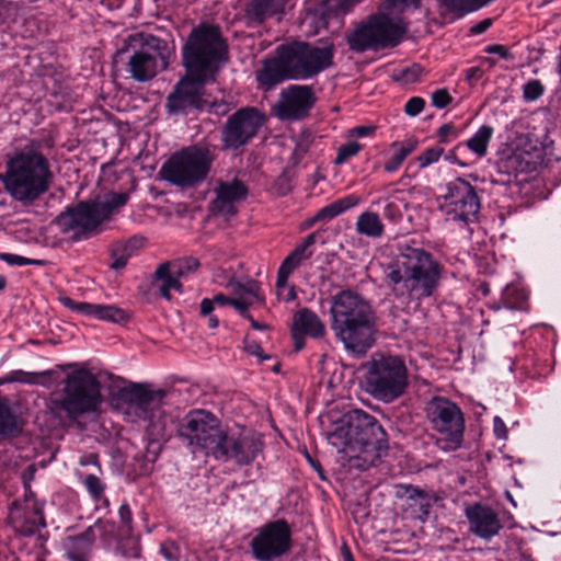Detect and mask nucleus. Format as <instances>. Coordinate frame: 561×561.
<instances>
[{"mask_svg": "<svg viewBox=\"0 0 561 561\" xmlns=\"http://www.w3.org/2000/svg\"><path fill=\"white\" fill-rule=\"evenodd\" d=\"M385 283L397 300L403 304L422 301L437 290L443 265L422 248L400 245L396 260L385 270Z\"/></svg>", "mask_w": 561, "mask_h": 561, "instance_id": "f257e3e1", "label": "nucleus"}, {"mask_svg": "<svg viewBox=\"0 0 561 561\" xmlns=\"http://www.w3.org/2000/svg\"><path fill=\"white\" fill-rule=\"evenodd\" d=\"M333 58L332 44L317 46L304 41L280 44L256 72V80L267 90L287 80H309L331 68Z\"/></svg>", "mask_w": 561, "mask_h": 561, "instance_id": "f03ea898", "label": "nucleus"}, {"mask_svg": "<svg viewBox=\"0 0 561 561\" xmlns=\"http://www.w3.org/2000/svg\"><path fill=\"white\" fill-rule=\"evenodd\" d=\"M329 439L348 458L351 467L367 470L388 451L387 434L378 421L363 410H352Z\"/></svg>", "mask_w": 561, "mask_h": 561, "instance_id": "7ed1b4c3", "label": "nucleus"}, {"mask_svg": "<svg viewBox=\"0 0 561 561\" xmlns=\"http://www.w3.org/2000/svg\"><path fill=\"white\" fill-rule=\"evenodd\" d=\"M331 329L348 353L364 356L375 344L376 313L369 300L351 289L330 299Z\"/></svg>", "mask_w": 561, "mask_h": 561, "instance_id": "20e7f679", "label": "nucleus"}, {"mask_svg": "<svg viewBox=\"0 0 561 561\" xmlns=\"http://www.w3.org/2000/svg\"><path fill=\"white\" fill-rule=\"evenodd\" d=\"M228 61V45L218 25L199 23L182 46V62L196 79H213Z\"/></svg>", "mask_w": 561, "mask_h": 561, "instance_id": "39448f33", "label": "nucleus"}, {"mask_svg": "<svg viewBox=\"0 0 561 561\" xmlns=\"http://www.w3.org/2000/svg\"><path fill=\"white\" fill-rule=\"evenodd\" d=\"M127 193H111L104 199H88L68 207L56 222L73 241L88 240L102 232V225L128 201Z\"/></svg>", "mask_w": 561, "mask_h": 561, "instance_id": "423d86ee", "label": "nucleus"}, {"mask_svg": "<svg viewBox=\"0 0 561 561\" xmlns=\"http://www.w3.org/2000/svg\"><path fill=\"white\" fill-rule=\"evenodd\" d=\"M53 173L39 152H22L7 164L3 184L7 192L23 204H31L49 188Z\"/></svg>", "mask_w": 561, "mask_h": 561, "instance_id": "0eeeda50", "label": "nucleus"}, {"mask_svg": "<svg viewBox=\"0 0 561 561\" xmlns=\"http://www.w3.org/2000/svg\"><path fill=\"white\" fill-rule=\"evenodd\" d=\"M168 45L153 35L138 33L130 35L126 47L117 50L114 62L124 61L130 78L145 82L168 67Z\"/></svg>", "mask_w": 561, "mask_h": 561, "instance_id": "6e6552de", "label": "nucleus"}, {"mask_svg": "<svg viewBox=\"0 0 561 561\" xmlns=\"http://www.w3.org/2000/svg\"><path fill=\"white\" fill-rule=\"evenodd\" d=\"M365 390L374 399L390 403L404 394L409 381L404 362L375 353L363 364Z\"/></svg>", "mask_w": 561, "mask_h": 561, "instance_id": "1a4fd4ad", "label": "nucleus"}, {"mask_svg": "<svg viewBox=\"0 0 561 561\" xmlns=\"http://www.w3.org/2000/svg\"><path fill=\"white\" fill-rule=\"evenodd\" d=\"M102 402L101 385L93 374L78 369L67 375L62 390L50 399L56 414L65 413L70 420L95 411Z\"/></svg>", "mask_w": 561, "mask_h": 561, "instance_id": "9d476101", "label": "nucleus"}, {"mask_svg": "<svg viewBox=\"0 0 561 561\" xmlns=\"http://www.w3.org/2000/svg\"><path fill=\"white\" fill-rule=\"evenodd\" d=\"M409 31L408 22L400 15L387 12L371 14L347 35L351 50L364 53L397 47Z\"/></svg>", "mask_w": 561, "mask_h": 561, "instance_id": "9b49d317", "label": "nucleus"}, {"mask_svg": "<svg viewBox=\"0 0 561 561\" xmlns=\"http://www.w3.org/2000/svg\"><path fill=\"white\" fill-rule=\"evenodd\" d=\"M213 161L209 148L191 146L172 154L162 165L161 173L164 180L176 186L195 187L206 180Z\"/></svg>", "mask_w": 561, "mask_h": 561, "instance_id": "f8f14e48", "label": "nucleus"}, {"mask_svg": "<svg viewBox=\"0 0 561 561\" xmlns=\"http://www.w3.org/2000/svg\"><path fill=\"white\" fill-rule=\"evenodd\" d=\"M426 417L433 431L440 437L436 446L444 451L461 447L465 432V417L457 403L445 397H433L425 407Z\"/></svg>", "mask_w": 561, "mask_h": 561, "instance_id": "ddd939ff", "label": "nucleus"}, {"mask_svg": "<svg viewBox=\"0 0 561 561\" xmlns=\"http://www.w3.org/2000/svg\"><path fill=\"white\" fill-rule=\"evenodd\" d=\"M178 436L195 453L197 449L206 450L214 456L220 442L224 428L220 420L211 412L196 409L185 414L178 424Z\"/></svg>", "mask_w": 561, "mask_h": 561, "instance_id": "4468645a", "label": "nucleus"}, {"mask_svg": "<svg viewBox=\"0 0 561 561\" xmlns=\"http://www.w3.org/2000/svg\"><path fill=\"white\" fill-rule=\"evenodd\" d=\"M167 391L150 389L147 385L133 383L122 390V398L128 404V410L138 417L149 422L148 435L164 437L167 435L168 417L162 410Z\"/></svg>", "mask_w": 561, "mask_h": 561, "instance_id": "2eb2a0df", "label": "nucleus"}, {"mask_svg": "<svg viewBox=\"0 0 561 561\" xmlns=\"http://www.w3.org/2000/svg\"><path fill=\"white\" fill-rule=\"evenodd\" d=\"M442 209L447 221L459 224L461 227L478 221L481 208L480 196L476 186L463 178H456L445 185Z\"/></svg>", "mask_w": 561, "mask_h": 561, "instance_id": "dca6fc26", "label": "nucleus"}, {"mask_svg": "<svg viewBox=\"0 0 561 561\" xmlns=\"http://www.w3.org/2000/svg\"><path fill=\"white\" fill-rule=\"evenodd\" d=\"M293 547L291 528L286 519L267 522L255 530L250 548L256 561H276L288 554Z\"/></svg>", "mask_w": 561, "mask_h": 561, "instance_id": "f3484780", "label": "nucleus"}, {"mask_svg": "<svg viewBox=\"0 0 561 561\" xmlns=\"http://www.w3.org/2000/svg\"><path fill=\"white\" fill-rule=\"evenodd\" d=\"M263 436L251 430L225 432L214 457L242 467L251 465L264 449Z\"/></svg>", "mask_w": 561, "mask_h": 561, "instance_id": "a211bd4d", "label": "nucleus"}, {"mask_svg": "<svg viewBox=\"0 0 561 561\" xmlns=\"http://www.w3.org/2000/svg\"><path fill=\"white\" fill-rule=\"evenodd\" d=\"M265 123V116L256 107L245 106L230 115L221 129V144L237 150L256 136Z\"/></svg>", "mask_w": 561, "mask_h": 561, "instance_id": "6ab92c4d", "label": "nucleus"}, {"mask_svg": "<svg viewBox=\"0 0 561 561\" xmlns=\"http://www.w3.org/2000/svg\"><path fill=\"white\" fill-rule=\"evenodd\" d=\"M213 79H196L185 73L167 96L165 108L170 115L187 114L192 111H202L208 101L204 99L205 85Z\"/></svg>", "mask_w": 561, "mask_h": 561, "instance_id": "aec40b11", "label": "nucleus"}, {"mask_svg": "<svg viewBox=\"0 0 561 561\" xmlns=\"http://www.w3.org/2000/svg\"><path fill=\"white\" fill-rule=\"evenodd\" d=\"M316 102L317 96L311 85L290 84L280 91L272 112L280 121H300L309 116Z\"/></svg>", "mask_w": 561, "mask_h": 561, "instance_id": "412c9836", "label": "nucleus"}, {"mask_svg": "<svg viewBox=\"0 0 561 561\" xmlns=\"http://www.w3.org/2000/svg\"><path fill=\"white\" fill-rule=\"evenodd\" d=\"M112 530L108 522L98 519L81 534L67 537L64 541L67 558L70 561H88L98 534L103 536Z\"/></svg>", "mask_w": 561, "mask_h": 561, "instance_id": "4be33fe9", "label": "nucleus"}, {"mask_svg": "<svg viewBox=\"0 0 561 561\" xmlns=\"http://www.w3.org/2000/svg\"><path fill=\"white\" fill-rule=\"evenodd\" d=\"M465 514L470 533L481 539L491 540L503 528L497 513L488 505L474 503L466 507Z\"/></svg>", "mask_w": 561, "mask_h": 561, "instance_id": "5701e85b", "label": "nucleus"}, {"mask_svg": "<svg viewBox=\"0 0 561 561\" xmlns=\"http://www.w3.org/2000/svg\"><path fill=\"white\" fill-rule=\"evenodd\" d=\"M60 302L67 309L79 314L113 323H125L129 320L126 310L113 305H100L85 301H75L69 297H60Z\"/></svg>", "mask_w": 561, "mask_h": 561, "instance_id": "b1692460", "label": "nucleus"}, {"mask_svg": "<svg viewBox=\"0 0 561 561\" xmlns=\"http://www.w3.org/2000/svg\"><path fill=\"white\" fill-rule=\"evenodd\" d=\"M215 193L216 198L211 202L213 211L232 216L237 213L233 204L247 197L248 187L241 180L233 179L230 182L220 181Z\"/></svg>", "mask_w": 561, "mask_h": 561, "instance_id": "393cba45", "label": "nucleus"}, {"mask_svg": "<svg viewBox=\"0 0 561 561\" xmlns=\"http://www.w3.org/2000/svg\"><path fill=\"white\" fill-rule=\"evenodd\" d=\"M12 508L18 511L23 510V515L16 517L18 529L23 536H32L37 533L42 527H45V518L42 507L34 500L32 492L25 495L23 505L14 501Z\"/></svg>", "mask_w": 561, "mask_h": 561, "instance_id": "a878e982", "label": "nucleus"}, {"mask_svg": "<svg viewBox=\"0 0 561 561\" xmlns=\"http://www.w3.org/2000/svg\"><path fill=\"white\" fill-rule=\"evenodd\" d=\"M398 494L400 496H405L409 501H412L411 505L419 507V518L423 522L430 516L433 503L440 500V497L434 492L426 491L412 484H400L398 486Z\"/></svg>", "mask_w": 561, "mask_h": 561, "instance_id": "bb28decb", "label": "nucleus"}, {"mask_svg": "<svg viewBox=\"0 0 561 561\" xmlns=\"http://www.w3.org/2000/svg\"><path fill=\"white\" fill-rule=\"evenodd\" d=\"M295 330L312 339H321L325 335L327 329L319 316L309 308L299 309L293 318Z\"/></svg>", "mask_w": 561, "mask_h": 561, "instance_id": "cd10ccee", "label": "nucleus"}, {"mask_svg": "<svg viewBox=\"0 0 561 561\" xmlns=\"http://www.w3.org/2000/svg\"><path fill=\"white\" fill-rule=\"evenodd\" d=\"M312 255V251L298 244L282 262L277 271L276 287H284L289 275L296 270L300 263Z\"/></svg>", "mask_w": 561, "mask_h": 561, "instance_id": "c85d7f7f", "label": "nucleus"}, {"mask_svg": "<svg viewBox=\"0 0 561 561\" xmlns=\"http://www.w3.org/2000/svg\"><path fill=\"white\" fill-rule=\"evenodd\" d=\"M284 0H251L245 9L248 19L263 23L266 18L275 14L283 5Z\"/></svg>", "mask_w": 561, "mask_h": 561, "instance_id": "c756f323", "label": "nucleus"}, {"mask_svg": "<svg viewBox=\"0 0 561 561\" xmlns=\"http://www.w3.org/2000/svg\"><path fill=\"white\" fill-rule=\"evenodd\" d=\"M359 202L360 198L357 195L351 194L344 196L320 208L316 213V219H320V221H330L344 211L357 206Z\"/></svg>", "mask_w": 561, "mask_h": 561, "instance_id": "7c9ffc66", "label": "nucleus"}, {"mask_svg": "<svg viewBox=\"0 0 561 561\" xmlns=\"http://www.w3.org/2000/svg\"><path fill=\"white\" fill-rule=\"evenodd\" d=\"M357 233L378 239L383 234L385 226L377 213L364 211L362 213L355 224Z\"/></svg>", "mask_w": 561, "mask_h": 561, "instance_id": "2f4dec72", "label": "nucleus"}, {"mask_svg": "<svg viewBox=\"0 0 561 561\" xmlns=\"http://www.w3.org/2000/svg\"><path fill=\"white\" fill-rule=\"evenodd\" d=\"M138 242L136 238H131L128 241L112 244L110 250L111 263L108 266L116 271L124 268L135 253Z\"/></svg>", "mask_w": 561, "mask_h": 561, "instance_id": "473e14b6", "label": "nucleus"}, {"mask_svg": "<svg viewBox=\"0 0 561 561\" xmlns=\"http://www.w3.org/2000/svg\"><path fill=\"white\" fill-rule=\"evenodd\" d=\"M417 140L409 138L403 141H394L391 144L392 156L385 162L383 169L386 172L397 171L407 157L415 150Z\"/></svg>", "mask_w": 561, "mask_h": 561, "instance_id": "72a5a7b5", "label": "nucleus"}, {"mask_svg": "<svg viewBox=\"0 0 561 561\" xmlns=\"http://www.w3.org/2000/svg\"><path fill=\"white\" fill-rule=\"evenodd\" d=\"M492 135L493 128L489 125H483L471 138H469L465 144H459L456 148L459 149L461 146H466L478 158H482L486 153Z\"/></svg>", "mask_w": 561, "mask_h": 561, "instance_id": "f704fd0d", "label": "nucleus"}, {"mask_svg": "<svg viewBox=\"0 0 561 561\" xmlns=\"http://www.w3.org/2000/svg\"><path fill=\"white\" fill-rule=\"evenodd\" d=\"M154 274L157 279L162 282L160 286V295L163 298L168 300L171 298V289L179 291L181 290L182 284L179 280L180 276L173 274V270L171 268V264L169 262L160 264Z\"/></svg>", "mask_w": 561, "mask_h": 561, "instance_id": "c9c22d12", "label": "nucleus"}, {"mask_svg": "<svg viewBox=\"0 0 561 561\" xmlns=\"http://www.w3.org/2000/svg\"><path fill=\"white\" fill-rule=\"evenodd\" d=\"M16 416L12 413L5 398H0V437L12 436L20 432Z\"/></svg>", "mask_w": 561, "mask_h": 561, "instance_id": "e433bc0d", "label": "nucleus"}, {"mask_svg": "<svg viewBox=\"0 0 561 561\" xmlns=\"http://www.w3.org/2000/svg\"><path fill=\"white\" fill-rule=\"evenodd\" d=\"M527 299L526 291L517 285H507L503 293L501 301L507 309H522Z\"/></svg>", "mask_w": 561, "mask_h": 561, "instance_id": "4c0bfd02", "label": "nucleus"}, {"mask_svg": "<svg viewBox=\"0 0 561 561\" xmlns=\"http://www.w3.org/2000/svg\"><path fill=\"white\" fill-rule=\"evenodd\" d=\"M169 263L173 274L180 277L194 273L199 267V261L194 256L181 257Z\"/></svg>", "mask_w": 561, "mask_h": 561, "instance_id": "58836bf2", "label": "nucleus"}, {"mask_svg": "<svg viewBox=\"0 0 561 561\" xmlns=\"http://www.w3.org/2000/svg\"><path fill=\"white\" fill-rule=\"evenodd\" d=\"M82 484L94 501H100L105 491V483L95 474H87L82 479Z\"/></svg>", "mask_w": 561, "mask_h": 561, "instance_id": "ea45409f", "label": "nucleus"}, {"mask_svg": "<svg viewBox=\"0 0 561 561\" xmlns=\"http://www.w3.org/2000/svg\"><path fill=\"white\" fill-rule=\"evenodd\" d=\"M38 374L27 373L24 370H12L2 378H0V386L10 382H21V383H36L38 381Z\"/></svg>", "mask_w": 561, "mask_h": 561, "instance_id": "a19ab883", "label": "nucleus"}, {"mask_svg": "<svg viewBox=\"0 0 561 561\" xmlns=\"http://www.w3.org/2000/svg\"><path fill=\"white\" fill-rule=\"evenodd\" d=\"M363 148L357 141H348L339 147L336 157L334 159L335 164H343L352 157L356 156Z\"/></svg>", "mask_w": 561, "mask_h": 561, "instance_id": "79ce46f5", "label": "nucleus"}, {"mask_svg": "<svg viewBox=\"0 0 561 561\" xmlns=\"http://www.w3.org/2000/svg\"><path fill=\"white\" fill-rule=\"evenodd\" d=\"M0 260L10 264V265H36V266H43L45 265L44 260H36V259H28L25 256L11 254V253H0Z\"/></svg>", "mask_w": 561, "mask_h": 561, "instance_id": "37998d69", "label": "nucleus"}, {"mask_svg": "<svg viewBox=\"0 0 561 561\" xmlns=\"http://www.w3.org/2000/svg\"><path fill=\"white\" fill-rule=\"evenodd\" d=\"M443 153H444V149L438 146L425 149L417 157V162L420 164V168H426V167L431 165L432 163L437 162Z\"/></svg>", "mask_w": 561, "mask_h": 561, "instance_id": "c03bdc74", "label": "nucleus"}, {"mask_svg": "<svg viewBox=\"0 0 561 561\" xmlns=\"http://www.w3.org/2000/svg\"><path fill=\"white\" fill-rule=\"evenodd\" d=\"M227 287H232L234 291L242 290L254 297L257 301H263V298L260 296V285L255 280H249L244 285L230 280Z\"/></svg>", "mask_w": 561, "mask_h": 561, "instance_id": "a18cd8bd", "label": "nucleus"}, {"mask_svg": "<svg viewBox=\"0 0 561 561\" xmlns=\"http://www.w3.org/2000/svg\"><path fill=\"white\" fill-rule=\"evenodd\" d=\"M168 435H169L168 433L164 437H154L152 435H149L150 440L148 442L146 450H145V459L148 462H154L158 459V457L161 453V449H162L160 440L165 439L168 437Z\"/></svg>", "mask_w": 561, "mask_h": 561, "instance_id": "49530a36", "label": "nucleus"}, {"mask_svg": "<svg viewBox=\"0 0 561 561\" xmlns=\"http://www.w3.org/2000/svg\"><path fill=\"white\" fill-rule=\"evenodd\" d=\"M116 550L125 558L140 557V546L138 541L133 538L121 541Z\"/></svg>", "mask_w": 561, "mask_h": 561, "instance_id": "de8ad7c7", "label": "nucleus"}, {"mask_svg": "<svg viewBox=\"0 0 561 561\" xmlns=\"http://www.w3.org/2000/svg\"><path fill=\"white\" fill-rule=\"evenodd\" d=\"M118 515L121 519V534L129 536L131 534L133 514L128 504L124 503L119 506Z\"/></svg>", "mask_w": 561, "mask_h": 561, "instance_id": "09e8293b", "label": "nucleus"}, {"mask_svg": "<svg viewBox=\"0 0 561 561\" xmlns=\"http://www.w3.org/2000/svg\"><path fill=\"white\" fill-rule=\"evenodd\" d=\"M543 90L545 88L539 80H530L524 85V99L526 101H535L542 95Z\"/></svg>", "mask_w": 561, "mask_h": 561, "instance_id": "8fccbe9b", "label": "nucleus"}, {"mask_svg": "<svg viewBox=\"0 0 561 561\" xmlns=\"http://www.w3.org/2000/svg\"><path fill=\"white\" fill-rule=\"evenodd\" d=\"M383 217L391 222H399L402 219V209L399 203L387 201L383 206Z\"/></svg>", "mask_w": 561, "mask_h": 561, "instance_id": "3c124183", "label": "nucleus"}, {"mask_svg": "<svg viewBox=\"0 0 561 561\" xmlns=\"http://www.w3.org/2000/svg\"><path fill=\"white\" fill-rule=\"evenodd\" d=\"M408 7L419 9L421 7V0H385L383 2L385 10L398 9L400 13H403Z\"/></svg>", "mask_w": 561, "mask_h": 561, "instance_id": "603ef678", "label": "nucleus"}, {"mask_svg": "<svg viewBox=\"0 0 561 561\" xmlns=\"http://www.w3.org/2000/svg\"><path fill=\"white\" fill-rule=\"evenodd\" d=\"M453 96L446 89H438L432 93L431 102L432 105L437 108H444L451 103Z\"/></svg>", "mask_w": 561, "mask_h": 561, "instance_id": "864d4df0", "label": "nucleus"}, {"mask_svg": "<svg viewBox=\"0 0 561 561\" xmlns=\"http://www.w3.org/2000/svg\"><path fill=\"white\" fill-rule=\"evenodd\" d=\"M457 136L458 130L451 123L444 124L437 129L438 141L442 144H447L450 140L456 139Z\"/></svg>", "mask_w": 561, "mask_h": 561, "instance_id": "5fc2aeb1", "label": "nucleus"}, {"mask_svg": "<svg viewBox=\"0 0 561 561\" xmlns=\"http://www.w3.org/2000/svg\"><path fill=\"white\" fill-rule=\"evenodd\" d=\"M160 552L167 561H179L180 550L173 541L161 543Z\"/></svg>", "mask_w": 561, "mask_h": 561, "instance_id": "6e6d98bb", "label": "nucleus"}, {"mask_svg": "<svg viewBox=\"0 0 561 561\" xmlns=\"http://www.w3.org/2000/svg\"><path fill=\"white\" fill-rule=\"evenodd\" d=\"M425 105V101L420 96H413L408 100L404 106V112L409 116H416L419 115Z\"/></svg>", "mask_w": 561, "mask_h": 561, "instance_id": "4d7b16f0", "label": "nucleus"}, {"mask_svg": "<svg viewBox=\"0 0 561 561\" xmlns=\"http://www.w3.org/2000/svg\"><path fill=\"white\" fill-rule=\"evenodd\" d=\"M244 351L250 355L256 356L260 360L271 358V356L264 354L263 348L256 341L248 337L244 339Z\"/></svg>", "mask_w": 561, "mask_h": 561, "instance_id": "13d9d810", "label": "nucleus"}, {"mask_svg": "<svg viewBox=\"0 0 561 561\" xmlns=\"http://www.w3.org/2000/svg\"><path fill=\"white\" fill-rule=\"evenodd\" d=\"M484 51L488 54H496L501 58L506 60H512L514 58L510 50L505 46L500 44L488 45L484 48Z\"/></svg>", "mask_w": 561, "mask_h": 561, "instance_id": "bf43d9fd", "label": "nucleus"}, {"mask_svg": "<svg viewBox=\"0 0 561 561\" xmlns=\"http://www.w3.org/2000/svg\"><path fill=\"white\" fill-rule=\"evenodd\" d=\"M376 126L369 125V126H356L348 130V136L351 137H366L370 136L375 133Z\"/></svg>", "mask_w": 561, "mask_h": 561, "instance_id": "052dcab7", "label": "nucleus"}, {"mask_svg": "<svg viewBox=\"0 0 561 561\" xmlns=\"http://www.w3.org/2000/svg\"><path fill=\"white\" fill-rule=\"evenodd\" d=\"M492 25V19H484L474 25H472L469 30L471 35H479L484 33Z\"/></svg>", "mask_w": 561, "mask_h": 561, "instance_id": "680f3d73", "label": "nucleus"}, {"mask_svg": "<svg viewBox=\"0 0 561 561\" xmlns=\"http://www.w3.org/2000/svg\"><path fill=\"white\" fill-rule=\"evenodd\" d=\"M483 75V71L480 67H471L466 70L465 79L470 84L477 82L479 79H481Z\"/></svg>", "mask_w": 561, "mask_h": 561, "instance_id": "e2e57ef3", "label": "nucleus"}, {"mask_svg": "<svg viewBox=\"0 0 561 561\" xmlns=\"http://www.w3.org/2000/svg\"><path fill=\"white\" fill-rule=\"evenodd\" d=\"M305 336H307V335L304 334L300 331L295 330V328L291 327V337H293V341H294V348H295V351L298 352V351L304 348V346H305Z\"/></svg>", "mask_w": 561, "mask_h": 561, "instance_id": "0e129e2a", "label": "nucleus"}, {"mask_svg": "<svg viewBox=\"0 0 561 561\" xmlns=\"http://www.w3.org/2000/svg\"><path fill=\"white\" fill-rule=\"evenodd\" d=\"M251 302H247L244 300L240 299H231L230 306H232L243 317L247 318V314H249L248 309L250 307Z\"/></svg>", "mask_w": 561, "mask_h": 561, "instance_id": "69168bd1", "label": "nucleus"}, {"mask_svg": "<svg viewBox=\"0 0 561 561\" xmlns=\"http://www.w3.org/2000/svg\"><path fill=\"white\" fill-rule=\"evenodd\" d=\"M506 425L503 422V420L499 416L494 417V433L497 438H505L506 437Z\"/></svg>", "mask_w": 561, "mask_h": 561, "instance_id": "338daca9", "label": "nucleus"}, {"mask_svg": "<svg viewBox=\"0 0 561 561\" xmlns=\"http://www.w3.org/2000/svg\"><path fill=\"white\" fill-rule=\"evenodd\" d=\"M214 306L215 305H214V301L211 299L204 298L201 301V314L204 316V317L210 316V313L214 310Z\"/></svg>", "mask_w": 561, "mask_h": 561, "instance_id": "774afa93", "label": "nucleus"}]
</instances>
